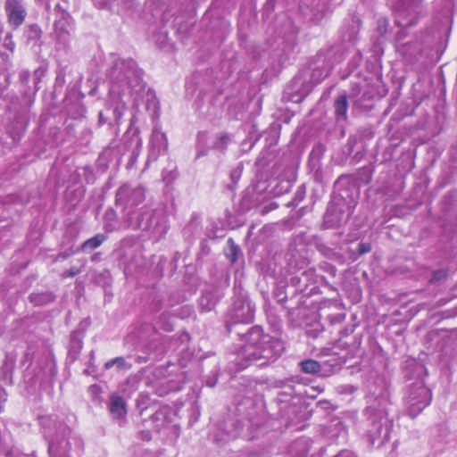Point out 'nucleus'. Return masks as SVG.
<instances>
[{
	"mask_svg": "<svg viewBox=\"0 0 457 457\" xmlns=\"http://www.w3.org/2000/svg\"><path fill=\"white\" fill-rule=\"evenodd\" d=\"M4 8L11 26L17 29L24 22L26 11L21 4V0H6Z\"/></svg>",
	"mask_w": 457,
	"mask_h": 457,
	"instance_id": "f257e3e1",
	"label": "nucleus"
},
{
	"mask_svg": "<svg viewBox=\"0 0 457 457\" xmlns=\"http://www.w3.org/2000/svg\"><path fill=\"white\" fill-rule=\"evenodd\" d=\"M114 365H117L119 368H123L125 366V360L123 357H115L113 359L109 360L105 362L104 368L106 370H110Z\"/></svg>",
	"mask_w": 457,
	"mask_h": 457,
	"instance_id": "423d86ee",
	"label": "nucleus"
},
{
	"mask_svg": "<svg viewBox=\"0 0 457 457\" xmlns=\"http://www.w3.org/2000/svg\"><path fill=\"white\" fill-rule=\"evenodd\" d=\"M107 237L104 234H96L95 237L86 240L81 245V250L86 251L87 249L94 250L99 247L105 240Z\"/></svg>",
	"mask_w": 457,
	"mask_h": 457,
	"instance_id": "7ed1b4c3",
	"label": "nucleus"
},
{
	"mask_svg": "<svg viewBox=\"0 0 457 457\" xmlns=\"http://www.w3.org/2000/svg\"><path fill=\"white\" fill-rule=\"evenodd\" d=\"M441 273V271H435L433 274V277L431 278V281L436 280L438 278V275Z\"/></svg>",
	"mask_w": 457,
	"mask_h": 457,
	"instance_id": "9b49d317",
	"label": "nucleus"
},
{
	"mask_svg": "<svg viewBox=\"0 0 457 457\" xmlns=\"http://www.w3.org/2000/svg\"><path fill=\"white\" fill-rule=\"evenodd\" d=\"M229 140V136L227 133H224L220 136L219 142L215 144L214 147L220 149H225L227 147L228 141Z\"/></svg>",
	"mask_w": 457,
	"mask_h": 457,
	"instance_id": "0eeeda50",
	"label": "nucleus"
},
{
	"mask_svg": "<svg viewBox=\"0 0 457 457\" xmlns=\"http://www.w3.org/2000/svg\"><path fill=\"white\" fill-rule=\"evenodd\" d=\"M70 255H71V253H66V252H65V253H60L57 255L56 259H60V258H61V259H67Z\"/></svg>",
	"mask_w": 457,
	"mask_h": 457,
	"instance_id": "9d476101",
	"label": "nucleus"
},
{
	"mask_svg": "<svg viewBox=\"0 0 457 457\" xmlns=\"http://www.w3.org/2000/svg\"><path fill=\"white\" fill-rule=\"evenodd\" d=\"M79 273H80V270L79 268H74L73 267V268H71L70 270H65L62 273V277L63 278H70V277H75V276H77Z\"/></svg>",
	"mask_w": 457,
	"mask_h": 457,
	"instance_id": "6e6552de",
	"label": "nucleus"
},
{
	"mask_svg": "<svg viewBox=\"0 0 457 457\" xmlns=\"http://www.w3.org/2000/svg\"><path fill=\"white\" fill-rule=\"evenodd\" d=\"M371 251V245L369 243H361L358 247V252L361 254L370 253Z\"/></svg>",
	"mask_w": 457,
	"mask_h": 457,
	"instance_id": "1a4fd4ad",
	"label": "nucleus"
},
{
	"mask_svg": "<svg viewBox=\"0 0 457 457\" xmlns=\"http://www.w3.org/2000/svg\"><path fill=\"white\" fill-rule=\"evenodd\" d=\"M110 411L116 418H123L126 415V403L121 396L112 395L111 397Z\"/></svg>",
	"mask_w": 457,
	"mask_h": 457,
	"instance_id": "f03ea898",
	"label": "nucleus"
},
{
	"mask_svg": "<svg viewBox=\"0 0 457 457\" xmlns=\"http://www.w3.org/2000/svg\"><path fill=\"white\" fill-rule=\"evenodd\" d=\"M348 102L345 95L339 96L335 101V113L337 117L346 119Z\"/></svg>",
	"mask_w": 457,
	"mask_h": 457,
	"instance_id": "39448f33",
	"label": "nucleus"
},
{
	"mask_svg": "<svg viewBox=\"0 0 457 457\" xmlns=\"http://www.w3.org/2000/svg\"><path fill=\"white\" fill-rule=\"evenodd\" d=\"M301 370L306 374H317L320 371L321 366L316 360L308 359L300 362Z\"/></svg>",
	"mask_w": 457,
	"mask_h": 457,
	"instance_id": "20e7f679",
	"label": "nucleus"
}]
</instances>
